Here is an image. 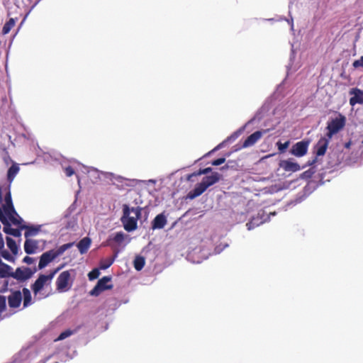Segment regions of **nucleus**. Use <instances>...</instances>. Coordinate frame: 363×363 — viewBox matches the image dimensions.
Masks as SVG:
<instances>
[{
    "label": "nucleus",
    "instance_id": "nucleus-35",
    "mask_svg": "<svg viewBox=\"0 0 363 363\" xmlns=\"http://www.w3.org/2000/svg\"><path fill=\"white\" fill-rule=\"evenodd\" d=\"M289 141H286L284 143H281V142L277 143L278 149L281 152H284L289 147Z\"/></svg>",
    "mask_w": 363,
    "mask_h": 363
},
{
    "label": "nucleus",
    "instance_id": "nucleus-36",
    "mask_svg": "<svg viewBox=\"0 0 363 363\" xmlns=\"http://www.w3.org/2000/svg\"><path fill=\"white\" fill-rule=\"evenodd\" d=\"M65 174L67 177H70L75 174V171L71 166H67L64 168Z\"/></svg>",
    "mask_w": 363,
    "mask_h": 363
},
{
    "label": "nucleus",
    "instance_id": "nucleus-22",
    "mask_svg": "<svg viewBox=\"0 0 363 363\" xmlns=\"http://www.w3.org/2000/svg\"><path fill=\"white\" fill-rule=\"evenodd\" d=\"M125 238L124 233L123 232H118L115 235H111L109 238L107 240L106 243H103L104 246H111V241H113L116 243H121Z\"/></svg>",
    "mask_w": 363,
    "mask_h": 363
},
{
    "label": "nucleus",
    "instance_id": "nucleus-25",
    "mask_svg": "<svg viewBox=\"0 0 363 363\" xmlns=\"http://www.w3.org/2000/svg\"><path fill=\"white\" fill-rule=\"evenodd\" d=\"M23 298V307L26 308L32 303V296L30 290L27 288H23L22 290Z\"/></svg>",
    "mask_w": 363,
    "mask_h": 363
},
{
    "label": "nucleus",
    "instance_id": "nucleus-3",
    "mask_svg": "<svg viewBox=\"0 0 363 363\" xmlns=\"http://www.w3.org/2000/svg\"><path fill=\"white\" fill-rule=\"evenodd\" d=\"M74 245V242H69L61 245L56 250H50L41 255L38 263V269L45 268L48 264L53 261L57 257L62 255L67 250L69 249Z\"/></svg>",
    "mask_w": 363,
    "mask_h": 363
},
{
    "label": "nucleus",
    "instance_id": "nucleus-4",
    "mask_svg": "<svg viewBox=\"0 0 363 363\" xmlns=\"http://www.w3.org/2000/svg\"><path fill=\"white\" fill-rule=\"evenodd\" d=\"M63 267V265L52 271L49 274H40L35 281L32 284L31 289L34 294H38L47 284H50L55 274Z\"/></svg>",
    "mask_w": 363,
    "mask_h": 363
},
{
    "label": "nucleus",
    "instance_id": "nucleus-32",
    "mask_svg": "<svg viewBox=\"0 0 363 363\" xmlns=\"http://www.w3.org/2000/svg\"><path fill=\"white\" fill-rule=\"evenodd\" d=\"M73 334V331L71 330H66L60 333L58 337L55 340H62Z\"/></svg>",
    "mask_w": 363,
    "mask_h": 363
},
{
    "label": "nucleus",
    "instance_id": "nucleus-24",
    "mask_svg": "<svg viewBox=\"0 0 363 363\" xmlns=\"http://www.w3.org/2000/svg\"><path fill=\"white\" fill-rule=\"evenodd\" d=\"M20 168L17 164H12L7 172V180L9 183H11L16 174L18 173Z\"/></svg>",
    "mask_w": 363,
    "mask_h": 363
},
{
    "label": "nucleus",
    "instance_id": "nucleus-14",
    "mask_svg": "<svg viewBox=\"0 0 363 363\" xmlns=\"http://www.w3.org/2000/svg\"><path fill=\"white\" fill-rule=\"evenodd\" d=\"M279 166L286 172H296L301 169L300 165L292 160H282Z\"/></svg>",
    "mask_w": 363,
    "mask_h": 363
},
{
    "label": "nucleus",
    "instance_id": "nucleus-30",
    "mask_svg": "<svg viewBox=\"0 0 363 363\" xmlns=\"http://www.w3.org/2000/svg\"><path fill=\"white\" fill-rule=\"evenodd\" d=\"M117 255H118V252H116L114 255V257L113 258L107 259V260L104 261V262H102L101 264V268L103 269H106L108 268L113 263L114 259L117 257Z\"/></svg>",
    "mask_w": 363,
    "mask_h": 363
},
{
    "label": "nucleus",
    "instance_id": "nucleus-29",
    "mask_svg": "<svg viewBox=\"0 0 363 363\" xmlns=\"http://www.w3.org/2000/svg\"><path fill=\"white\" fill-rule=\"evenodd\" d=\"M145 264V259L143 257H137L134 260V267L138 271L141 270Z\"/></svg>",
    "mask_w": 363,
    "mask_h": 363
},
{
    "label": "nucleus",
    "instance_id": "nucleus-6",
    "mask_svg": "<svg viewBox=\"0 0 363 363\" xmlns=\"http://www.w3.org/2000/svg\"><path fill=\"white\" fill-rule=\"evenodd\" d=\"M111 280V278L110 277L105 276L102 277L98 281L93 289L90 291L89 294L93 296H98L101 294V292L108 289H111L113 288V285L108 284Z\"/></svg>",
    "mask_w": 363,
    "mask_h": 363
},
{
    "label": "nucleus",
    "instance_id": "nucleus-20",
    "mask_svg": "<svg viewBox=\"0 0 363 363\" xmlns=\"http://www.w3.org/2000/svg\"><path fill=\"white\" fill-rule=\"evenodd\" d=\"M21 229H25L24 233L25 238H28L30 237L35 236L40 231V226L34 225H21Z\"/></svg>",
    "mask_w": 363,
    "mask_h": 363
},
{
    "label": "nucleus",
    "instance_id": "nucleus-1",
    "mask_svg": "<svg viewBox=\"0 0 363 363\" xmlns=\"http://www.w3.org/2000/svg\"><path fill=\"white\" fill-rule=\"evenodd\" d=\"M142 208L131 207L128 205H123V216L121 218L124 229L128 232H132L138 228V220L141 217Z\"/></svg>",
    "mask_w": 363,
    "mask_h": 363
},
{
    "label": "nucleus",
    "instance_id": "nucleus-34",
    "mask_svg": "<svg viewBox=\"0 0 363 363\" xmlns=\"http://www.w3.org/2000/svg\"><path fill=\"white\" fill-rule=\"evenodd\" d=\"M6 308V298L0 295V313L4 312Z\"/></svg>",
    "mask_w": 363,
    "mask_h": 363
},
{
    "label": "nucleus",
    "instance_id": "nucleus-13",
    "mask_svg": "<svg viewBox=\"0 0 363 363\" xmlns=\"http://www.w3.org/2000/svg\"><path fill=\"white\" fill-rule=\"evenodd\" d=\"M350 95L352 96L350 99V104L354 106L357 104H363V91L358 88H352L350 91Z\"/></svg>",
    "mask_w": 363,
    "mask_h": 363
},
{
    "label": "nucleus",
    "instance_id": "nucleus-10",
    "mask_svg": "<svg viewBox=\"0 0 363 363\" xmlns=\"http://www.w3.org/2000/svg\"><path fill=\"white\" fill-rule=\"evenodd\" d=\"M11 294L8 296V303L11 308H16L21 306L23 300L22 293L19 290L11 289Z\"/></svg>",
    "mask_w": 363,
    "mask_h": 363
},
{
    "label": "nucleus",
    "instance_id": "nucleus-33",
    "mask_svg": "<svg viewBox=\"0 0 363 363\" xmlns=\"http://www.w3.org/2000/svg\"><path fill=\"white\" fill-rule=\"evenodd\" d=\"M100 274L99 270L98 269H94L88 274V277L89 280H94L99 277Z\"/></svg>",
    "mask_w": 363,
    "mask_h": 363
},
{
    "label": "nucleus",
    "instance_id": "nucleus-41",
    "mask_svg": "<svg viewBox=\"0 0 363 363\" xmlns=\"http://www.w3.org/2000/svg\"><path fill=\"white\" fill-rule=\"evenodd\" d=\"M351 144H352L351 141H349V142L346 143L345 144V147L349 149L350 147V146H351Z\"/></svg>",
    "mask_w": 363,
    "mask_h": 363
},
{
    "label": "nucleus",
    "instance_id": "nucleus-28",
    "mask_svg": "<svg viewBox=\"0 0 363 363\" xmlns=\"http://www.w3.org/2000/svg\"><path fill=\"white\" fill-rule=\"evenodd\" d=\"M211 171H212V169L211 167H206V168H204V169H200L199 171L189 174L187 176L186 179L189 181H192V177L200 176L201 174H208V173L211 172Z\"/></svg>",
    "mask_w": 363,
    "mask_h": 363
},
{
    "label": "nucleus",
    "instance_id": "nucleus-11",
    "mask_svg": "<svg viewBox=\"0 0 363 363\" xmlns=\"http://www.w3.org/2000/svg\"><path fill=\"white\" fill-rule=\"evenodd\" d=\"M330 140L326 136L320 138L314 146V152L317 157L323 156L325 154Z\"/></svg>",
    "mask_w": 363,
    "mask_h": 363
},
{
    "label": "nucleus",
    "instance_id": "nucleus-31",
    "mask_svg": "<svg viewBox=\"0 0 363 363\" xmlns=\"http://www.w3.org/2000/svg\"><path fill=\"white\" fill-rule=\"evenodd\" d=\"M1 255L2 257H4L7 261L13 262L15 261L14 257L6 250H0Z\"/></svg>",
    "mask_w": 363,
    "mask_h": 363
},
{
    "label": "nucleus",
    "instance_id": "nucleus-5",
    "mask_svg": "<svg viewBox=\"0 0 363 363\" xmlns=\"http://www.w3.org/2000/svg\"><path fill=\"white\" fill-rule=\"evenodd\" d=\"M346 118L345 117L340 114L339 117L332 119L328 123L327 130L328 133L325 136L330 139H332L335 134H337L340 131L345 125Z\"/></svg>",
    "mask_w": 363,
    "mask_h": 363
},
{
    "label": "nucleus",
    "instance_id": "nucleus-18",
    "mask_svg": "<svg viewBox=\"0 0 363 363\" xmlns=\"http://www.w3.org/2000/svg\"><path fill=\"white\" fill-rule=\"evenodd\" d=\"M91 244V240L89 237L82 238L77 245V247L81 255L87 252Z\"/></svg>",
    "mask_w": 363,
    "mask_h": 363
},
{
    "label": "nucleus",
    "instance_id": "nucleus-7",
    "mask_svg": "<svg viewBox=\"0 0 363 363\" xmlns=\"http://www.w3.org/2000/svg\"><path fill=\"white\" fill-rule=\"evenodd\" d=\"M309 143L308 140H301L295 143L290 150L291 154L298 157L304 156L307 153Z\"/></svg>",
    "mask_w": 363,
    "mask_h": 363
},
{
    "label": "nucleus",
    "instance_id": "nucleus-16",
    "mask_svg": "<svg viewBox=\"0 0 363 363\" xmlns=\"http://www.w3.org/2000/svg\"><path fill=\"white\" fill-rule=\"evenodd\" d=\"M167 224V218L163 213L158 214L152 222V229H162Z\"/></svg>",
    "mask_w": 363,
    "mask_h": 363
},
{
    "label": "nucleus",
    "instance_id": "nucleus-17",
    "mask_svg": "<svg viewBox=\"0 0 363 363\" xmlns=\"http://www.w3.org/2000/svg\"><path fill=\"white\" fill-rule=\"evenodd\" d=\"M4 201L5 203L2 205L1 208H0L1 211H7L8 213L10 211L15 213V208L12 202L11 194L10 191L6 194Z\"/></svg>",
    "mask_w": 363,
    "mask_h": 363
},
{
    "label": "nucleus",
    "instance_id": "nucleus-27",
    "mask_svg": "<svg viewBox=\"0 0 363 363\" xmlns=\"http://www.w3.org/2000/svg\"><path fill=\"white\" fill-rule=\"evenodd\" d=\"M6 245L10 249V250L12 252V253L16 255L18 252V246L16 245V241L10 237H6Z\"/></svg>",
    "mask_w": 363,
    "mask_h": 363
},
{
    "label": "nucleus",
    "instance_id": "nucleus-19",
    "mask_svg": "<svg viewBox=\"0 0 363 363\" xmlns=\"http://www.w3.org/2000/svg\"><path fill=\"white\" fill-rule=\"evenodd\" d=\"M37 240L26 238L24 242V250L28 255L34 254L38 249Z\"/></svg>",
    "mask_w": 363,
    "mask_h": 363
},
{
    "label": "nucleus",
    "instance_id": "nucleus-12",
    "mask_svg": "<svg viewBox=\"0 0 363 363\" xmlns=\"http://www.w3.org/2000/svg\"><path fill=\"white\" fill-rule=\"evenodd\" d=\"M70 277L71 275L69 271L62 272L59 275L56 281L57 289L60 291H65L68 286Z\"/></svg>",
    "mask_w": 363,
    "mask_h": 363
},
{
    "label": "nucleus",
    "instance_id": "nucleus-42",
    "mask_svg": "<svg viewBox=\"0 0 363 363\" xmlns=\"http://www.w3.org/2000/svg\"><path fill=\"white\" fill-rule=\"evenodd\" d=\"M3 262L1 261V259H0V264H1Z\"/></svg>",
    "mask_w": 363,
    "mask_h": 363
},
{
    "label": "nucleus",
    "instance_id": "nucleus-39",
    "mask_svg": "<svg viewBox=\"0 0 363 363\" xmlns=\"http://www.w3.org/2000/svg\"><path fill=\"white\" fill-rule=\"evenodd\" d=\"M23 262L26 263L27 264H31L33 263L34 259L33 257H29V256H26L23 258Z\"/></svg>",
    "mask_w": 363,
    "mask_h": 363
},
{
    "label": "nucleus",
    "instance_id": "nucleus-8",
    "mask_svg": "<svg viewBox=\"0 0 363 363\" xmlns=\"http://www.w3.org/2000/svg\"><path fill=\"white\" fill-rule=\"evenodd\" d=\"M34 272L32 271L28 267H18L13 274H11V277L16 279L19 281H25L29 279L33 274Z\"/></svg>",
    "mask_w": 363,
    "mask_h": 363
},
{
    "label": "nucleus",
    "instance_id": "nucleus-15",
    "mask_svg": "<svg viewBox=\"0 0 363 363\" xmlns=\"http://www.w3.org/2000/svg\"><path fill=\"white\" fill-rule=\"evenodd\" d=\"M262 136V132L257 130L248 136L242 147L245 148L254 145Z\"/></svg>",
    "mask_w": 363,
    "mask_h": 363
},
{
    "label": "nucleus",
    "instance_id": "nucleus-21",
    "mask_svg": "<svg viewBox=\"0 0 363 363\" xmlns=\"http://www.w3.org/2000/svg\"><path fill=\"white\" fill-rule=\"evenodd\" d=\"M2 213L7 218L9 221L10 220L15 225L20 226L23 220L16 211L15 213L10 211L9 213L7 211H2Z\"/></svg>",
    "mask_w": 363,
    "mask_h": 363
},
{
    "label": "nucleus",
    "instance_id": "nucleus-2",
    "mask_svg": "<svg viewBox=\"0 0 363 363\" xmlns=\"http://www.w3.org/2000/svg\"><path fill=\"white\" fill-rule=\"evenodd\" d=\"M220 180V174L218 172H213L210 176L203 178L201 182L197 184L195 188L187 194V198L194 199L201 195L209 186L217 183Z\"/></svg>",
    "mask_w": 363,
    "mask_h": 363
},
{
    "label": "nucleus",
    "instance_id": "nucleus-23",
    "mask_svg": "<svg viewBox=\"0 0 363 363\" xmlns=\"http://www.w3.org/2000/svg\"><path fill=\"white\" fill-rule=\"evenodd\" d=\"M13 272L11 266L4 262L0 264V278L11 277Z\"/></svg>",
    "mask_w": 363,
    "mask_h": 363
},
{
    "label": "nucleus",
    "instance_id": "nucleus-26",
    "mask_svg": "<svg viewBox=\"0 0 363 363\" xmlns=\"http://www.w3.org/2000/svg\"><path fill=\"white\" fill-rule=\"evenodd\" d=\"M16 24V19L11 18L3 26L2 34H8Z\"/></svg>",
    "mask_w": 363,
    "mask_h": 363
},
{
    "label": "nucleus",
    "instance_id": "nucleus-9",
    "mask_svg": "<svg viewBox=\"0 0 363 363\" xmlns=\"http://www.w3.org/2000/svg\"><path fill=\"white\" fill-rule=\"evenodd\" d=\"M0 221L4 225L3 230L5 233L8 235H13L14 237L18 238L21 235V230L19 229L12 228L11 227V224L8 220L7 218L4 215L1 210L0 209Z\"/></svg>",
    "mask_w": 363,
    "mask_h": 363
},
{
    "label": "nucleus",
    "instance_id": "nucleus-40",
    "mask_svg": "<svg viewBox=\"0 0 363 363\" xmlns=\"http://www.w3.org/2000/svg\"><path fill=\"white\" fill-rule=\"evenodd\" d=\"M4 248V241L3 240L1 235L0 234V250H3Z\"/></svg>",
    "mask_w": 363,
    "mask_h": 363
},
{
    "label": "nucleus",
    "instance_id": "nucleus-37",
    "mask_svg": "<svg viewBox=\"0 0 363 363\" xmlns=\"http://www.w3.org/2000/svg\"><path fill=\"white\" fill-rule=\"evenodd\" d=\"M352 66L355 69L359 67L363 68V55L359 60H354L352 63Z\"/></svg>",
    "mask_w": 363,
    "mask_h": 363
},
{
    "label": "nucleus",
    "instance_id": "nucleus-38",
    "mask_svg": "<svg viewBox=\"0 0 363 363\" xmlns=\"http://www.w3.org/2000/svg\"><path fill=\"white\" fill-rule=\"evenodd\" d=\"M225 162V158L220 157V158H218V159H216V160H214L213 161H212L211 164L213 166H218V165L223 164Z\"/></svg>",
    "mask_w": 363,
    "mask_h": 363
}]
</instances>
